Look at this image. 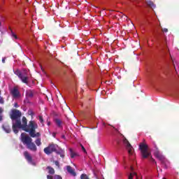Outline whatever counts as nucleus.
Returning a JSON list of instances; mask_svg holds the SVG:
<instances>
[{
    "label": "nucleus",
    "instance_id": "21",
    "mask_svg": "<svg viewBox=\"0 0 179 179\" xmlns=\"http://www.w3.org/2000/svg\"><path fill=\"white\" fill-rule=\"evenodd\" d=\"M80 178H81V179H90V178H89V176H87V175H86V174H85V173L81 174Z\"/></svg>",
    "mask_w": 179,
    "mask_h": 179
},
{
    "label": "nucleus",
    "instance_id": "12",
    "mask_svg": "<svg viewBox=\"0 0 179 179\" xmlns=\"http://www.w3.org/2000/svg\"><path fill=\"white\" fill-rule=\"evenodd\" d=\"M24 156L27 161L28 163H32L33 162V157H31V155H30V153L27 151L24 152Z\"/></svg>",
    "mask_w": 179,
    "mask_h": 179
},
{
    "label": "nucleus",
    "instance_id": "11",
    "mask_svg": "<svg viewBox=\"0 0 179 179\" xmlns=\"http://www.w3.org/2000/svg\"><path fill=\"white\" fill-rule=\"evenodd\" d=\"M66 169L67 170V173H70V176H72L73 177H76V172L75 171V169L72 168V166L68 165L66 166Z\"/></svg>",
    "mask_w": 179,
    "mask_h": 179
},
{
    "label": "nucleus",
    "instance_id": "29",
    "mask_svg": "<svg viewBox=\"0 0 179 179\" xmlns=\"http://www.w3.org/2000/svg\"><path fill=\"white\" fill-rule=\"evenodd\" d=\"M55 179H62V177H61V176H55Z\"/></svg>",
    "mask_w": 179,
    "mask_h": 179
},
{
    "label": "nucleus",
    "instance_id": "1",
    "mask_svg": "<svg viewBox=\"0 0 179 179\" xmlns=\"http://www.w3.org/2000/svg\"><path fill=\"white\" fill-rule=\"evenodd\" d=\"M22 124H20V122L17 123V125L20 127L18 129H22V131L28 132L31 138H38V136H41V134L39 132L36 133V129L38 128L37 122L31 120L27 124V119L26 117H22Z\"/></svg>",
    "mask_w": 179,
    "mask_h": 179
},
{
    "label": "nucleus",
    "instance_id": "24",
    "mask_svg": "<svg viewBox=\"0 0 179 179\" xmlns=\"http://www.w3.org/2000/svg\"><path fill=\"white\" fill-rule=\"evenodd\" d=\"M1 94V91H0ZM5 103V101L3 100V98L0 96V104H3Z\"/></svg>",
    "mask_w": 179,
    "mask_h": 179
},
{
    "label": "nucleus",
    "instance_id": "36",
    "mask_svg": "<svg viewBox=\"0 0 179 179\" xmlns=\"http://www.w3.org/2000/svg\"><path fill=\"white\" fill-rule=\"evenodd\" d=\"M50 124H51V123L49 122L48 123V125H50Z\"/></svg>",
    "mask_w": 179,
    "mask_h": 179
},
{
    "label": "nucleus",
    "instance_id": "19",
    "mask_svg": "<svg viewBox=\"0 0 179 179\" xmlns=\"http://www.w3.org/2000/svg\"><path fill=\"white\" fill-rule=\"evenodd\" d=\"M55 153H57V155H59L60 157H62V159H64V157H65V155L64 154L63 151L59 152V151L56 150Z\"/></svg>",
    "mask_w": 179,
    "mask_h": 179
},
{
    "label": "nucleus",
    "instance_id": "22",
    "mask_svg": "<svg viewBox=\"0 0 179 179\" xmlns=\"http://www.w3.org/2000/svg\"><path fill=\"white\" fill-rule=\"evenodd\" d=\"M39 121H40L41 124L44 125V119L43 118V116H41V115L39 116Z\"/></svg>",
    "mask_w": 179,
    "mask_h": 179
},
{
    "label": "nucleus",
    "instance_id": "9",
    "mask_svg": "<svg viewBox=\"0 0 179 179\" xmlns=\"http://www.w3.org/2000/svg\"><path fill=\"white\" fill-rule=\"evenodd\" d=\"M34 96V92H33V90H27L25 94L26 98L24 102L26 104H29V103H30V100L29 99H33Z\"/></svg>",
    "mask_w": 179,
    "mask_h": 179
},
{
    "label": "nucleus",
    "instance_id": "10",
    "mask_svg": "<svg viewBox=\"0 0 179 179\" xmlns=\"http://www.w3.org/2000/svg\"><path fill=\"white\" fill-rule=\"evenodd\" d=\"M10 93L13 97V99H19L20 97V92H19V90L17 88L14 87L13 90H11Z\"/></svg>",
    "mask_w": 179,
    "mask_h": 179
},
{
    "label": "nucleus",
    "instance_id": "14",
    "mask_svg": "<svg viewBox=\"0 0 179 179\" xmlns=\"http://www.w3.org/2000/svg\"><path fill=\"white\" fill-rule=\"evenodd\" d=\"M55 122L57 125L58 128H62V122L59 119H55Z\"/></svg>",
    "mask_w": 179,
    "mask_h": 179
},
{
    "label": "nucleus",
    "instance_id": "35",
    "mask_svg": "<svg viewBox=\"0 0 179 179\" xmlns=\"http://www.w3.org/2000/svg\"><path fill=\"white\" fill-rule=\"evenodd\" d=\"M130 170H131V171H134V167L131 166Z\"/></svg>",
    "mask_w": 179,
    "mask_h": 179
},
{
    "label": "nucleus",
    "instance_id": "15",
    "mask_svg": "<svg viewBox=\"0 0 179 179\" xmlns=\"http://www.w3.org/2000/svg\"><path fill=\"white\" fill-rule=\"evenodd\" d=\"M146 2H147L148 6H149L152 9H155V8H156V5L155 3H153L152 1H147Z\"/></svg>",
    "mask_w": 179,
    "mask_h": 179
},
{
    "label": "nucleus",
    "instance_id": "31",
    "mask_svg": "<svg viewBox=\"0 0 179 179\" xmlns=\"http://www.w3.org/2000/svg\"><path fill=\"white\" fill-rule=\"evenodd\" d=\"M2 120H3L2 113H0V122L2 121Z\"/></svg>",
    "mask_w": 179,
    "mask_h": 179
},
{
    "label": "nucleus",
    "instance_id": "16",
    "mask_svg": "<svg viewBox=\"0 0 179 179\" xmlns=\"http://www.w3.org/2000/svg\"><path fill=\"white\" fill-rule=\"evenodd\" d=\"M47 169L48 170L49 174H55V170L51 166H48Z\"/></svg>",
    "mask_w": 179,
    "mask_h": 179
},
{
    "label": "nucleus",
    "instance_id": "23",
    "mask_svg": "<svg viewBox=\"0 0 179 179\" xmlns=\"http://www.w3.org/2000/svg\"><path fill=\"white\" fill-rule=\"evenodd\" d=\"M11 37H13V38H15V40L17 39V36H16L13 31H11Z\"/></svg>",
    "mask_w": 179,
    "mask_h": 179
},
{
    "label": "nucleus",
    "instance_id": "17",
    "mask_svg": "<svg viewBox=\"0 0 179 179\" xmlns=\"http://www.w3.org/2000/svg\"><path fill=\"white\" fill-rule=\"evenodd\" d=\"M65 111H71V113H73V111L71 110V108H69V106H68V105H65L64 108H62V112L65 113Z\"/></svg>",
    "mask_w": 179,
    "mask_h": 179
},
{
    "label": "nucleus",
    "instance_id": "6",
    "mask_svg": "<svg viewBox=\"0 0 179 179\" xmlns=\"http://www.w3.org/2000/svg\"><path fill=\"white\" fill-rule=\"evenodd\" d=\"M155 148L156 150L154 152V155L157 159H158L159 161L161 162L162 164L166 166V164H167V159L163 156V155H162L157 145H155Z\"/></svg>",
    "mask_w": 179,
    "mask_h": 179
},
{
    "label": "nucleus",
    "instance_id": "3",
    "mask_svg": "<svg viewBox=\"0 0 179 179\" xmlns=\"http://www.w3.org/2000/svg\"><path fill=\"white\" fill-rule=\"evenodd\" d=\"M139 149L141 150V157L143 159L148 158L150 162L155 163V164H157V163L156 162V160H155V159H153V157H152V153L149 151V146H148V144L141 143L139 145Z\"/></svg>",
    "mask_w": 179,
    "mask_h": 179
},
{
    "label": "nucleus",
    "instance_id": "28",
    "mask_svg": "<svg viewBox=\"0 0 179 179\" xmlns=\"http://www.w3.org/2000/svg\"><path fill=\"white\" fill-rule=\"evenodd\" d=\"M162 31H164V33H167V31H169V29H167V28H164L162 29Z\"/></svg>",
    "mask_w": 179,
    "mask_h": 179
},
{
    "label": "nucleus",
    "instance_id": "33",
    "mask_svg": "<svg viewBox=\"0 0 179 179\" xmlns=\"http://www.w3.org/2000/svg\"><path fill=\"white\" fill-rule=\"evenodd\" d=\"M14 107H19V105L17 104V103H15V104H14Z\"/></svg>",
    "mask_w": 179,
    "mask_h": 179
},
{
    "label": "nucleus",
    "instance_id": "38",
    "mask_svg": "<svg viewBox=\"0 0 179 179\" xmlns=\"http://www.w3.org/2000/svg\"><path fill=\"white\" fill-rule=\"evenodd\" d=\"M29 113H33V110L29 111Z\"/></svg>",
    "mask_w": 179,
    "mask_h": 179
},
{
    "label": "nucleus",
    "instance_id": "13",
    "mask_svg": "<svg viewBox=\"0 0 179 179\" xmlns=\"http://www.w3.org/2000/svg\"><path fill=\"white\" fill-rule=\"evenodd\" d=\"M3 129L6 132L7 134H10L12 132V129H10V126L8 123H5L2 125Z\"/></svg>",
    "mask_w": 179,
    "mask_h": 179
},
{
    "label": "nucleus",
    "instance_id": "34",
    "mask_svg": "<svg viewBox=\"0 0 179 179\" xmlns=\"http://www.w3.org/2000/svg\"><path fill=\"white\" fill-rule=\"evenodd\" d=\"M0 113H3V108H0Z\"/></svg>",
    "mask_w": 179,
    "mask_h": 179
},
{
    "label": "nucleus",
    "instance_id": "27",
    "mask_svg": "<svg viewBox=\"0 0 179 179\" xmlns=\"http://www.w3.org/2000/svg\"><path fill=\"white\" fill-rule=\"evenodd\" d=\"M81 148H82V150H83L85 153H86V149L85 148V147H84L83 145H81Z\"/></svg>",
    "mask_w": 179,
    "mask_h": 179
},
{
    "label": "nucleus",
    "instance_id": "30",
    "mask_svg": "<svg viewBox=\"0 0 179 179\" xmlns=\"http://www.w3.org/2000/svg\"><path fill=\"white\" fill-rule=\"evenodd\" d=\"M47 178H48V179H55L54 178H52V176H50V175H48V176H47Z\"/></svg>",
    "mask_w": 179,
    "mask_h": 179
},
{
    "label": "nucleus",
    "instance_id": "2",
    "mask_svg": "<svg viewBox=\"0 0 179 179\" xmlns=\"http://www.w3.org/2000/svg\"><path fill=\"white\" fill-rule=\"evenodd\" d=\"M20 140L23 145H26L27 149L31 150V152H37V146L33 143V138H31V136L24 133H22Z\"/></svg>",
    "mask_w": 179,
    "mask_h": 179
},
{
    "label": "nucleus",
    "instance_id": "37",
    "mask_svg": "<svg viewBox=\"0 0 179 179\" xmlns=\"http://www.w3.org/2000/svg\"><path fill=\"white\" fill-rule=\"evenodd\" d=\"M0 26H2V22H0Z\"/></svg>",
    "mask_w": 179,
    "mask_h": 179
},
{
    "label": "nucleus",
    "instance_id": "7",
    "mask_svg": "<svg viewBox=\"0 0 179 179\" xmlns=\"http://www.w3.org/2000/svg\"><path fill=\"white\" fill-rule=\"evenodd\" d=\"M58 148V145L57 144H54V143H50L48 145V147L45 148L43 149V152L44 153H45V155H50L52 153H55L57 152V149Z\"/></svg>",
    "mask_w": 179,
    "mask_h": 179
},
{
    "label": "nucleus",
    "instance_id": "41",
    "mask_svg": "<svg viewBox=\"0 0 179 179\" xmlns=\"http://www.w3.org/2000/svg\"><path fill=\"white\" fill-rule=\"evenodd\" d=\"M63 138H65V136H63Z\"/></svg>",
    "mask_w": 179,
    "mask_h": 179
},
{
    "label": "nucleus",
    "instance_id": "40",
    "mask_svg": "<svg viewBox=\"0 0 179 179\" xmlns=\"http://www.w3.org/2000/svg\"><path fill=\"white\" fill-rule=\"evenodd\" d=\"M31 106H33V103H31Z\"/></svg>",
    "mask_w": 179,
    "mask_h": 179
},
{
    "label": "nucleus",
    "instance_id": "18",
    "mask_svg": "<svg viewBox=\"0 0 179 179\" xmlns=\"http://www.w3.org/2000/svg\"><path fill=\"white\" fill-rule=\"evenodd\" d=\"M69 151H70V156H71V159H73V157H75L77 155V154L73 152V150H72V148H70V149H69Z\"/></svg>",
    "mask_w": 179,
    "mask_h": 179
},
{
    "label": "nucleus",
    "instance_id": "20",
    "mask_svg": "<svg viewBox=\"0 0 179 179\" xmlns=\"http://www.w3.org/2000/svg\"><path fill=\"white\" fill-rule=\"evenodd\" d=\"M35 143L37 146H41V138H38L35 141Z\"/></svg>",
    "mask_w": 179,
    "mask_h": 179
},
{
    "label": "nucleus",
    "instance_id": "4",
    "mask_svg": "<svg viewBox=\"0 0 179 179\" xmlns=\"http://www.w3.org/2000/svg\"><path fill=\"white\" fill-rule=\"evenodd\" d=\"M20 117H22V113H12L10 114V118L13 121L12 128L14 134H19L18 129L20 128V127L17 125V122L22 124V120H20Z\"/></svg>",
    "mask_w": 179,
    "mask_h": 179
},
{
    "label": "nucleus",
    "instance_id": "26",
    "mask_svg": "<svg viewBox=\"0 0 179 179\" xmlns=\"http://www.w3.org/2000/svg\"><path fill=\"white\" fill-rule=\"evenodd\" d=\"M11 113H20V111L17 110L16 109H13V110H11Z\"/></svg>",
    "mask_w": 179,
    "mask_h": 179
},
{
    "label": "nucleus",
    "instance_id": "5",
    "mask_svg": "<svg viewBox=\"0 0 179 179\" xmlns=\"http://www.w3.org/2000/svg\"><path fill=\"white\" fill-rule=\"evenodd\" d=\"M15 75L18 76L19 79L22 82V83H25V85H29V76L27 74V70H23L20 71V70H16L14 71Z\"/></svg>",
    "mask_w": 179,
    "mask_h": 179
},
{
    "label": "nucleus",
    "instance_id": "32",
    "mask_svg": "<svg viewBox=\"0 0 179 179\" xmlns=\"http://www.w3.org/2000/svg\"><path fill=\"white\" fill-rule=\"evenodd\" d=\"M6 59V57H3L2 58V62L3 64H5V60Z\"/></svg>",
    "mask_w": 179,
    "mask_h": 179
},
{
    "label": "nucleus",
    "instance_id": "25",
    "mask_svg": "<svg viewBox=\"0 0 179 179\" xmlns=\"http://www.w3.org/2000/svg\"><path fill=\"white\" fill-rule=\"evenodd\" d=\"M55 164L57 166L58 168H59V162L58 161H55Z\"/></svg>",
    "mask_w": 179,
    "mask_h": 179
},
{
    "label": "nucleus",
    "instance_id": "39",
    "mask_svg": "<svg viewBox=\"0 0 179 179\" xmlns=\"http://www.w3.org/2000/svg\"><path fill=\"white\" fill-rule=\"evenodd\" d=\"M163 179H167V178H163Z\"/></svg>",
    "mask_w": 179,
    "mask_h": 179
},
{
    "label": "nucleus",
    "instance_id": "8",
    "mask_svg": "<svg viewBox=\"0 0 179 179\" xmlns=\"http://www.w3.org/2000/svg\"><path fill=\"white\" fill-rule=\"evenodd\" d=\"M123 143L126 146V149L129 153V155H132L134 153V148H132V145L128 141L127 138L123 139Z\"/></svg>",
    "mask_w": 179,
    "mask_h": 179
}]
</instances>
